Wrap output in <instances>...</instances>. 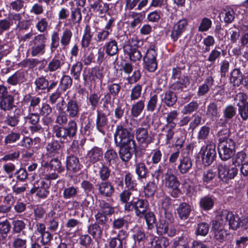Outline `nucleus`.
<instances>
[{
  "label": "nucleus",
  "mask_w": 248,
  "mask_h": 248,
  "mask_svg": "<svg viewBox=\"0 0 248 248\" xmlns=\"http://www.w3.org/2000/svg\"><path fill=\"white\" fill-rule=\"evenodd\" d=\"M114 137L116 145L127 144L130 148L136 147L133 135L126 128V125L123 124H120L116 126Z\"/></svg>",
  "instance_id": "obj_1"
},
{
  "label": "nucleus",
  "mask_w": 248,
  "mask_h": 248,
  "mask_svg": "<svg viewBox=\"0 0 248 248\" xmlns=\"http://www.w3.org/2000/svg\"><path fill=\"white\" fill-rule=\"evenodd\" d=\"M53 129L56 137L63 140L72 139L77 134V124L75 121L72 120L69 122L67 126L55 125Z\"/></svg>",
  "instance_id": "obj_2"
},
{
  "label": "nucleus",
  "mask_w": 248,
  "mask_h": 248,
  "mask_svg": "<svg viewBox=\"0 0 248 248\" xmlns=\"http://www.w3.org/2000/svg\"><path fill=\"white\" fill-rule=\"evenodd\" d=\"M47 38L44 34H38L30 41L31 53L32 56L43 55L45 53Z\"/></svg>",
  "instance_id": "obj_3"
},
{
  "label": "nucleus",
  "mask_w": 248,
  "mask_h": 248,
  "mask_svg": "<svg viewBox=\"0 0 248 248\" xmlns=\"http://www.w3.org/2000/svg\"><path fill=\"white\" fill-rule=\"evenodd\" d=\"M199 154L201 155L203 164L210 165L216 157V144L212 140H207L206 145L202 147Z\"/></svg>",
  "instance_id": "obj_4"
},
{
  "label": "nucleus",
  "mask_w": 248,
  "mask_h": 248,
  "mask_svg": "<svg viewBox=\"0 0 248 248\" xmlns=\"http://www.w3.org/2000/svg\"><path fill=\"white\" fill-rule=\"evenodd\" d=\"M148 208V202L142 199H139L135 196L133 197V200L129 203L124 205V209L126 211L135 210L136 215L139 217H142L145 215Z\"/></svg>",
  "instance_id": "obj_5"
},
{
  "label": "nucleus",
  "mask_w": 248,
  "mask_h": 248,
  "mask_svg": "<svg viewBox=\"0 0 248 248\" xmlns=\"http://www.w3.org/2000/svg\"><path fill=\"white\" fill-rule=\"evenodd\" d=\"M217 169L219 178L224 182L233 179L238 173V169L235 166L226 163H219Z\"/></svg>",
  "instance_id": "obj_6"
},
{
  "label": "nucleus",
  "mask_w": 248,
  "mask_h": 248,
  "mask_svg": "<svg viewBox=\"0 0 248 248\" xmlns=\"http://www.w3.org/2000/svg\"><path fill=\"white\" fill-rule=\"evenodd\" d=\"M235 142L233 140H228L226 141L218 143V152L222 160L231 158L235 153Z\"/></svg>",
  "instance_id": "obj_7"
},
{
  "label": "nucleus",
  "mask_w": 248,
  "mask_h": 248,
  "mask_svg": "<svg viewBox=\"0 0 248 248\" xmlns=\"http://www.w3.org/2000/svg\"><path fill=\"white\" fill-rule=\"evenodd\" d=\"M156 56L157 53L155 50V46H150L147 48L146 54L143 58L144 67L149 72H153L157 69Z\"/></svg>",
  "instance_id": "obj_8"
},
{
  "label": "nucleus",
  "mask_w": 248,
  "mask_h": 248,
  "mask_svg": "<svg viewBox=\"0 0 248 248\" xmlns=\"http://www.w3.org/2000/svg\"><path fill=\"white\" fill-rule=\"evenodd\" d=\"M222 218L225 220L226 223L228 222L230 228L232 230H236L241 225V221L239 216L228 211L222 212Z\"/></svg>",
  "instance_id": "obj_9"
},
{
  "label": "nucleus",
  "mask_w": 248,
  "mask_h": 248,
  "mask_svg": "<svg viewBox=\"0 0 248 248\" xmlns=\"http://www.w3.org/2000/svg\"><path fill=\"white\" fill-rule=\"evenodd\" d=\"M187 25V21L186 19L179 20L174 25L170 34L171 38L173 41L177 40L186 30Z\"/></svg>",
  "instance_id": "obj_10"
},
{
  "label": "nucleus",
  "mask_w": 248,
  "mask_h": 248,
  "mask_svg": "<svg viewBox=\"0 0 248 248\" xmlns=\"http://www.w3.org/2000/svg\"><path fill=\"white\" fill-rule=\"evenodd\" d=\"M124 54L127 55L129 59L133 62L140 61L142 55L141 52L135 45L131 44L125 45L124 47Z\"/></svg>",
  "instance_id": "obj_11"
},
{
  "label": "nucleus",
  "mask_w": 248,
  "mask_h": 248,
  "mask_svg": "<svg viewBox=\"0 0 248 248\" xmlns=\"http://www.w3.org/2000/svg\"><path fill=\"white\" fill-rule=\"evenodd\" d=\"M164 185L166 187L171 190H178L180 183L176 176L170 173L168 170L165 174Z\"/></svg>",
  "instance_id": "obj_12"
},
{
  "label": "nucleus",
  "mask_w": 248,
  "mask_h": 248,
  "mask_svg": "<svg viewBox=\"0 0 248 248\" xmlns=\"http://www.w3.org/2000/svg\"><path fill=\"white\" fill-rule=\"evenodd\" d=\"M97 186L99 193L104 197H109L114 192V188L109 181H104L98 184Z\"/></svg>",
  "instance_id": "obj_13"
},
{
  "label": "nucleus",
  "mask_w": 248,
  "mask_h": 248,
  "mask_svg": "<svg viewBox=\"0 0 248 248\" xmlns=\"http://www.w3.org/2000/svg\"><path fill=\"white\" fill-rule=\"evenodd\" d=\"M171 78L177 79L175 83L173 85L174 89H175L178 85L179 88H182L183 86H186L188 83V79L185 76H181V71L179 69L174 68L172 69Z\"/></svg>",
  "instance_id": "obj_14"
},
{
  "label": "nucleus",
  "mask_w": 248,
  "mask_h": 248,
  "mask_svg": "<svg viewBox=\"0 0 248 248\" xmlns=\"http://www.w3.org/2000/svg\"><path fill=\"white\" fill-rule=\"evenodd\" d=\"M193 165L192 160L189 156H184L179 160L178 169L181 174H185L191 169Z\"/></svg>",
  "instance_id": "obj_15"
},
{
  "label": "nucleus",
  "mask_w": 248,
  "mask_h": 248,
  "mask_svg": "<svg viewBox=\"0 0 248 248\" xmlns=\"http://www.w3.org/2000/svg\"><path fill=\"white\" fill-rule=\"evenodd\" d=\"M152 248H167L170 245L169 239L164 236H154L150 242Z\"/></svg>",
  "instance_id": "obj_16"
},
{
  "label": "nucleus",
  "mask_w": 248,
  "mask_h": 248,
  "mask_svg": "<svg viewBox=\"0 0 248 248\" xmlns=\"http://www.w3.org/2000/svg\"><path fill=\"white\" fill-rule=\"evenodd\" d=\"M117 147L119 148V156L122 161L124 162H128L132 157V153L130 151L131 150H135L136 147L130 148L129 145H116Z\"/></svg>",
  "instance_id": "obj_17"
},
{
  "label": "nucleus",
  "mask_w": 248,
  "mask_h": 248,
  "mask_svg": "<svg viewBox=\"0 0 248 248\" xmlns=\"http://www.w3.org/2000/svg\"><path fill=\"white\" fill-rule=\"evenodd\" d=\"M103 155V153L101 148L97 147H94L88 151L87 157L89 159L91 162L95 163L102 159Z\"/></svg>",
  "instance_id": "obj_18"
},
{
  "label": "nucleus",
  "mask_w": 248,
  "mask_h": 248,
  "mask_svg": "<svg viewBox=\"0 0 248 248\" xmlns=\"http://www.w3.org/2000/svg\"><path fill=\"white\" fill-rule=\"evenodd\" d=\"M0 108L1 109L6 110H9L14 106V97L9 94H0Z\"/></svg>",
  "instance_id": "obj_19"
},
{
  "label": "nucleus",
  "mask_w": 248,
  "mask_h": 248,
  "mask_svg": "<svg viewBox=\"0 0 248 248\" xmlns=\"http://www.w3.org/2000/svg\"><path fill=\"white\" fill-rule=\"evenodd\" d=\"M191 211L190 206L185 202L181 203L177 208L178 216L183 220H186L189 217Z\"/></svg>",
  "instance_id": "obj_20"
},
{
  "label": "nucleus",
  "mask_w": 248,
  "mask_h": 248,
  "mask_svg": "<svg viewBox=\"0 0 248 248\" xmlns=\"http://www.w3.org/2000/svg\"><path fill=\"white\" fill-rule=\"evenodd\" d=\"M66 168L68 170L77 172L80 169V165L78 158L70 156L67 158Z\"/></svg>",
  "instance_id": "obj_21"
},
{
  "label": "nucleus",
  "mask_w": 248,
  "mask_h": 248,
  "mask_svg": "<svg viewBox=\"0 0 248 248\" xmlns=\"http://www.w3.org/2000/svg\"><path fill=\"white\" fill-rule=\"evenodd\" d=\"M230 79L234 85L239 86L241 84H244L243 75L240 70L237 69H234L232 71ZM244 82L245 85L248 84L246 81Z\"/></svg>",
  "instance_id": "obj_22"
},
{
  "label": "nucleus",
  "mask_w": 248,
  "mask_h": 248,
  "mask_svg": "<svg viewBox=\"0 0 248 248\" xmlns=\"http://www.w3.org/2000/svg\"><path fill=\"white\" fill-rule=\"evenodd\" d=\"M37 22L35 25V28L40 33H44L46 31L49 27V19L47 17H36Z\"/></svg>",
  "instance_id": "obj_23"
},
{
  "label": "nucleus",
  "mask_w": 248,
  "mask_h": 248,
  "mask_svg": "<svg viewBox=\"0 0 248 248\" xmlns=\"http://www.w3.org/2000/svg\"><path fill=\"white\" fill-rule=\"evenodd\" d=\"M136 137L137 140L141 143L148 144L150 142L147 128L140 127L137 129L136 130Z\"/></svg>",
  "instance_id": "obj_24"
},
{
  "label": "nucleus",
  "mask_w": 248,
  "mask_h": 248,
  "mask_svg": "<svg viewBox=\"0 0 248 248\" xmlns=\"http://www.w3.org/2000/svg\"><path fill=\"white\" fill-rule=\"evenodd\" d=\"M64 57L63 56L60 59L53 58L48 63L46 70L47 71L54 72L61 68L64 64Z\"/></svg>",
  "instance_id": "obj_25"
},
{
  "label": "nucleus",
  "mask_w": 248,
  "mask_h": 248,
  "mask_svg": "<svg viewBox=\"0 0 248 248\" xmlns=\"http://www.w3.org/2000/svg\"><path fill=\"white\" fill-rule=\"evenodd\" d=\"M43 167L46 171H48L49 169L51 170H57L59 172H61L63 170V168L61 166V162L57 158L52 159L49 163H45L43 165Z\"/></svg>",
  "instance_id": "obj_26"
},
{
  "label": "nucleus",
  "mask_w": 248,
  "mask_h": 248,
  "mask_svg": "<svg viewBox=\"0 0 248 248\" xmlns=\"http://www.w3.org/2000/svg\"><path fill=\"white\" fill-rule=\"evenodd\" d=\"M134 167L139 179L145 178L147 177L148 169L144 163L136 161Z\"/></svg>",
  "instance_id": "obj_27"
},
{
  "label": "nucleus",
  "mask_w": 248,
  "mask_h": 248,
  "mask_svg": "<svg viewBox=\"0 0 248 248\" xmlns=\"http://www.w3.org/2000/svg\"><path fill=\"white\" fill-rule=\"evenodd\" d=\"M104 48L106 53L109 56H114L118 51L117 42L113 39L110 40L105 43Z\"/></svg>",
  "instance_id": "obj_28"
},
{
  "label": "nucleus",
  "mask_w": 248,
  "mask_h": 248,
  "mask_svg": "<svg viewBox=\"0 0 248 248\" xmlns=\"http://www.w3.org/2000/svg\"><path fill=\"white\" fill-rule=\"evenodd\" d=\"M66 111L68 116L71 118L78 117L79 108L76 102L71 100L66 105Z\"/></svg>",
  "instance_id": "obj_29"
},
{
  "label": "nucleus",
  "mask_w": 248,
  "mask_h": 248,
  "mask_svg": "<svg viewBox=\"0 0 248 248\" xmlns=\"http://www.w3.org/2000/svg\"><path fill=\"white\" fill-rule=\"evenodd\" d=\"M93 34L90 26L86 24L84 29L83 35L81 40V45L83 47H88L91 42Z\"/></svg>",
  "instance_id": "obj_30"
},
{
  "label": "nucleus",
  "mask_w": 248,
  "mask_h": 248,
  "mask_svg": "<svg viewBox=\"0 0 248 248\" xmlns=\"http://www.w3.org/2000/svg\"><path fill=\"white\" fill-rule=\"evenodd\" d=\"M179 113L176 110H173L168 113L166 117V124L165 126L175 128L176 126V123L175 122L177 119Z\"/></svg>",
  "instance_id": "obj_31"
},
{
  "label": "nucleus",
  "mask_w": 248,
  "mask_h": 248,
  "mask_svg": "<svg viewBox=\"0 0 248 248\" xmlns=\"http://www.w3.org/2000/svg\"><path fill=\"white\" fill-rule=\"evenodd\" d=\"M88 232L94 239L100 238L102 235V229L97 223L90 224L88 227Z\"/></svg>",
  "instance_id": "obj_32"
},
{
  "label": "nucleus",
  "mask_w": 248,
  "mask_h": 248,
  "mask_svg": "<svg viewBox=\"0 0 248 248\" xmlns=\"http://www.w3.org/2000/svg\"><path fill=\"white\" fill-rule=\"evenodd\" d=\"M78 188L77 186H70L63 188L62 192L63 198L65 200L75 197L78 192Z\"/></svg>",
  "instance_id": "obj_33"
},
{
  "label": "nucleus",
  "mask_w": 248,
  "mask_h": 248,
  "mask_svg": "<svg viewBox=\"0 0 248 248\" xmlns=\"http://www.w3.org/2000/svg\"><path fill=\"white\" fill-rule=\"evenodd\" d=\"M104 158L109 166L116 163L118 159L117 153L112 149H108L105 152Z\"/></svg>",
  "instance_id": "obj_34"
},
{
  "label": "nucleus",
  "mask_w": 248,
  "mask_h": 248,
  "mask_svg": "<svg viewBox=\"0 0 248 248\" xmlns=\"http://www.w3.org/2000/svg\"><path fill=\"white\" fill-rule=\"evenodd\" d=\"M91 7L93 9L94 12L101 17L103 16V15L105 14L109 9L108 5L105 3H94L91 5Z\"/></svg>",
  "instance_id": "obj_35"
},
{
  "label": "nucleus",
  "mask_w": 248,
  "mask_h": 248,
  "mask_svg": "<svg viewBox=\"0 0 248 248\" xmlns=\"http://www.w3.org/2000/svg\"><path fill=\"white\" fill-rule=\"evenodd\" d=\"M108 119L104 113L98 112L96 119V127L101 132H103V128L107 125Z\"/></svg>",
  "instance_id": "obj_36"
},
{
  "label": "nucleus",
  "mask_w": 248,
  "mask_h": 248,
  "mask_svg": "<svg viewBox=\"0 0 248 248\" xmlns=\"http://www.w3.org/2000/svg\"><path fill=\"white\" fill-rule=\"evenodd\" d=\"M134 191H137V190H133L129 188L123 190L119 194L120 201L122 203H124L125 205L127 204V203H129L130 202L129 201L130 197H132L133 198V196H135L133 194Z\"/></svg>",
  "instance_id": "obj_37"
},
{
  "label": "nucleus",
  "mask_w": 248,
  "mask_h": 248,
  "mask_svg": "<svg viewBox=\"0 0 248 248\" xmlns=\"http://www.w3.org/2000/svg\"><path fill=\"white\" fill-rule=\"evenodd\" d=\"M206 115L213 120H216L219 117V112L216 104L211 103L208 106Z\"/></svg>",
  "instance_id": "obj_38"
},
{
  "label": "nucleus",
  "mask_w": 248,
  "mask_h": 248,
  "mask_svg": "<svg viewBox=\"0 0 248 248\" xmlns=\"http://www.w3.org/2000/svg\"><path fill=\"white\" fill-rule=\"evenodd\" d=\"M214 204L213 199L207 196L202 198L200 202V207L204 210L211 209L213 207Z\"/></svg>",
  "instance_id": "obj_39"
},
{
  "label": "nucleus",
  "mask_w": 248,
  "mask_h": 248,
  "mask_svg": "<svg viewBox=\"0 0 248 248\" xmlns=\"http://www.w3.org/2000/svg\"><path fill=\"white\" fill-rule=\"evenodd\" d=\"M111 170L109 168L103 163H101L99 167L98 175L99 178L103 181L107 180L110 175Z\"/></svg>",
  "instance_id": "obj_40"
},
{
  "label": "nucleus",
  "mask_w": 248,
  "mask_h": 248,
  "mask_svg": "<svg viewBox=\"0 0 248 248\" xmlns=\"http://www.w3.org/2000/svg\"><path fill=\"white\" fill-rule=\"evenodd\" d=\"M110 31L104 29L97 31L94 37L95 41L98 43H102L107 40L110 34Z\"/></svg>",
  "instance_id": "obj_41"
},
{
  "label": "nucleus",
  "mask_w": 248,
  "mask_h": 248,
  "mask_svg": "<svg viewBox=\"0 0 248 248\" xmlns=\"http://www.w3.org/2000/svg\"><path fill=\"white\" fill-rule=\"evenodd\" d=\"M72 36V32L70 30L65 29L61 36L60 43L62 46H66L69 45Z\"/></svg>",
  "instance_id": "obj_42"
},
{
  "label": "nucleus",
  "mask_w": 248,
  "mask_h": 248,
  "mask_svg": "<svg viewBox=\"0 0 248 248\" xmlns=\"http://www.w3.org/2000/svg\"><path fill=\"white\" fill-rule=\"evenodd\" d=\"M47 152L52 155L59 154L61 149V145L57 141H53L48 143L46 146Z\"/></svg>",
  "instance_id": "obj_43"
},
{
  "label": "nucleus",
  "mask_w": 248,
  "mask_h": 248,
  "mask_svg": "<svg viewBox=\"0 0 248 248\" xmlns=\"http://www.w3.org/2000/svg\"><path fill=\"white\" fill-rule=\"evenodd\" d=\"M83 65L80 62H77L71 68L70 73L75 79H78L81 74Z\"/></svg>",
  "instance_id": "obj_44"
},
{
  "label": "nucleus",
  "mask_w": 248,
  "mask_h": 248,
  "mask_svg": "<svg viewBox=\"0 0 248 248\" xmlns=\"http://www.w3.org/2000/svg\"><path fill=\"white\" fill-rule=\"evenodd\" d=\"M98 202L99 207L105 214L110 215L114 212V208L105 201L99 200Z\"/></svg>",
  "instance_id": "obj_45"
},
{
  "label": "nucleus",
  "mask_w": 248,
  "mask_h": 248,
  "mask_svg": "<svg viewBox=\"0 0 248 248\" xmlns=\"http://www.w3.org/2000/svg\"><path fill=\"white\" fill-rule=\"evenodd\" d=\"M144 108V102L140 100L132 106L131 108V115L134 117H137L142 112Z\"/></svg>",
  "instance_id": "obj_46"
},
{
  "label": "nucleus",
  "mask_w": 248,
  "mask_h": 248,
  "mask_svg": "<svg viewBox=\"0 0 248 248\" xmlns=\"http://www.w3.org/2000/svg\"><path fill=\"white\" fill-rule=\"evenodd\" d=\"M124 182L126 186L133 190H137L135 187L137 186L136 181L134 179L133 176L130 172H127L124 176Z\"/></svg>",
  "instance_id": "obj_47"
},
{
  "label": "nucleus",
  "mask_w": 248,
  "mask_h": 248,
  "mask_svg": "<svg viewBox=\"0 0 248 248\" xmlns=\"http://www.w3.org/2000/svg\"><path fill=\"white\" fill-rule=\"evenodd\" d=\"M157 189V186L154 182H149L144 186V192L146 197L154 195Z\"/></svg>",
  "instance_id": "obj_48"
},
{
  "label": "nucleus",
  "mask_w": 248,
  "mask_h": 248,
  "mask_svg": "<svg viewBox=\"0 0 248 248\" xmlns=\"http://www.w3.org/2000/svg\"><path fill=\"white\" fill-rule=\"evenodd\" d=\"M210 128L209 126L204 125L202 126L197 134V139L200 140H204L208 139L210 135Z\"/></svg>",
  "instance_id": "obj_49"
},
{
  "label": "nucleus",
  "mask_w": 248,
  "mask_h": 248,
  "mask_svg": "<svg viewBox=\"0 0 248 248\" xmlns=\"http://www.w3.org/2000/svg\"><path fill=\"white\" fill-rule=\"evenodd\" d=\"M35 84L36 85V91H38L39 90H44V93L46 92L48 82V81L43 77H40L36 79Z\"/></svg>",
  "instance_id": "obj_50"
},
{
  "label": "nucleus",
  "mask_w": 248,
  "mask_h": 248,
  "mask_svg": "<svg viewBox=\"0 0 248 248\" xmlns=\"http://www.w3.org/2000/svg\"><path fill=\"white\" fill-rule=\"evenodd\" d=\"M238 107V113L243 121L248 119V102L244 104H237Z\"/></svg>",
  "instance_id": "obj_51"
},
{
  "label": "nucleus",
  "mask_w": 248,
  "mask_h": 248,
  "mask_svg": "<svg viewBox=\"0 0 248 248\" xmlns=\"http://www.w3.org/2000/svg\"><path fill=\"white\" fill-rule=\"evenodd\" d=\"M226 224L225 220L222 218V213L218 216L217 219L213 222L212 230L214 232L219 231L220 229H224Z\"/></svg>",
  "instance_id": "obj_52"
},
{
  "label": "nucleus",
  "mask_w": 248,
  "mask_h": 248,
  "mask_svg": "<svg viewBox=\"0 0 248 248\" xmlns=\"http://www.w3.org/2000/svg\"><path fill=\"white\" fill-rule=\"evenodd\" d=\"M199 105L196 102H191L185 106L181 110V113L183 114H191L198 108Z\"/></svg>",
  "instance_id": "obj_53"
},
{
  "label": "nucleus",
  "mask_w": 248,
  "mask_h": 248,
  "mask_svg": "<svg viewBox=\"0 0 248 248\" xmlns=\"http://www.w3.org/2000/svg\"><path fill=\"white\" fill-rule=\"evenodd\" d=\"M212 22L207 17H203L198 27V31L201 32L206 31L211 27Z\"/></svg>",
  "instance_id": "obj_54"
},
{
  "label": "nucleus",
  "mask_w": 248,
  "mask_h": 248,
  "mask_svg": "<svg viewBox=\"0 0 248 248\" xmlns=\"http://www.w3.org/2000/svg\"><path fill=\"white\" fill-rule=\"evenodd\" d=\"M216 176V173L212 170H208L203 172L202 181L203 183L209 184L211 183Z\"/></svg>",
  "instance_id": "obj_55"
},
{
  "label": "nucleus",
  "mask_w": 248,
  "mask_h": 248,
  "mask_svg": "<svg viewBox=\"0 0 248 248\" xmlns=\"http://www.w3.org/2000/svg\"><path fill=\"white\" fill-rule=\"evenodd\" d=\"M247 157L246 154L243 151L237 153L235 156L232 159V165L236 167L237 166H239L242 164L243 162L245 161Z\"/></svg>",
  "instance_id": "obj_56"
},
{
  "label": "nucleus",
  "mask_w": 248,
  "mask_h": 248,
  "mask_svg": "<svg viewBox=\"0 0 248 248\" xmlns=\"http://www.w3.org/2000/svg\"><path fill=\"white\" fill-rule=\"evenodd\" d=\"M209 230V225L205 222H202L198 224L196 233L197 235L205 236L207 234Z\"/></svg>",
  "instance_id": "obj_57"
},
{
  "label": "nucleus",
  "mask_w": 248,
  "mask_h": 248,
  "mask_svg": "<svg viewBox=\"0 0 248 248\" xmlns=\"http://www.w3.org/2000/svg\"><path fill=\"white\" fill-rule=\"evenodd\" d=\"M71 18L74 24L79 23L80 22L82 16L79 7H77L71 11Z\"/></svg>",
  "instance_id": "obj_58"
},
{
  "label": "nucleus",
  "mask_w": 248,
  "mask_h": 248,
  "mask_svg": "<svg viewBox=\"0 0 248 248\" xmlns=\"http://www.w3.org/2000/svg\"><path fill=\"white\" fill-rule=\"evenodd\" d=\"M129 16L133 18V21L130 24V27L132 28L139 26L142 20V16L139 13L131 12Z\"/></svg>",
  "instance_id": "obj_59"
},
{
  "label": "nucleus",
  "mask_w": 248,
  "mask_h": 248,
  "mask_svg": "<svg viewBox=\"0 0 248 248\" xmlns=\"http://www.w3.org/2000/svg\"><path fill=\"white\" fill-rule=\"evenodd\" d=\"M174 128H171L170 127H166V126L164 127L165 133L163 134L162 135L164 136L165 137V141L166 144H170L173 139L174 134V132L173 130Z\"/></svg>",
  "instance_id": "obj_60"
},
{
  "label": "nucleus",
  "mask_w": 248,
  "mask_h": 248,
  "mask_svg": "<svg viewBox=\"0 0 248 248\" xmlns=\"http://www.w3.org/2000/svg\"><path fill=\"white\" fill-rule=\"evenodd\" d=\"M79 243L86 248H90L92 246L93 240L89 235L83 234L79 237Z\"/></svg>",
  "instance_id": "obj_61"
},
{
  "label": "nucleus",
  "mask_w": 248,
  "mask_h": 248,
  "mask_svg": "<svg viewBox=\"0 0 248 248\" xmlns=\"http://www.w3.org/2000/svg\"><path fill=\"white\" fill-rule=\"evenodd\" d=\"M12 247L13 248H27V240L19 237H15L12 242Z\"/></svg>",
  "instance_id": "obj_62"
},
{
  "label": "nucleus",
  "mask_w": 248,
  "mask_h": 248,
  "mask_svg": "<svg viewBox=\"0 0 248 248\" xmlns=\"http://www.w3.org/2000/svg\"><path fill=\"white\" fill-rule=\"evenodd\" d=\"M146 220L149 229H152L156 223V218L155 215L152 212L145 213L143 216Z\"/></svg>",
  "instance_id": "obj_63"
},
{
  "label": "nucleus",
  "mask_w": 248,
  "mask_h": 248,
  "mask_svg": "<svg viewBox=\"0 0 248 248\" xmlns=\"http://www.w3.org/2000/svg\"><path fill=\"white\" fill-rule=\"evenodd\" d=\"M24 6V2L21 0H14L9 3L10 10L18 12L21 10Z\"/></svg>",
  "instance_id": "obj_64"
}]
</instances>
